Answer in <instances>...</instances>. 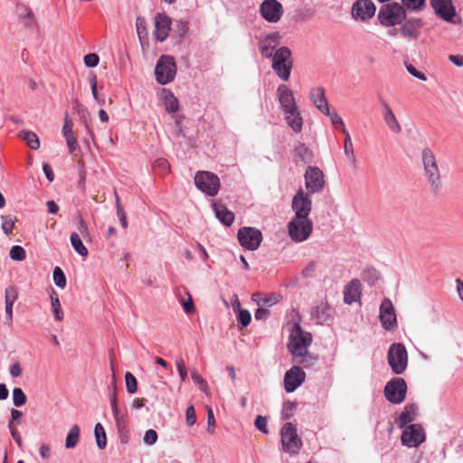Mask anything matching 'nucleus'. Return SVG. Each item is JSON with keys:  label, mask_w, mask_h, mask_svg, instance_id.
<instances>
[{"label": "nucleus", "mask_w": 463, "mask_h": 463, "mask_svg": "<svg viewBox=\"0 0 463 463\" xmlns=\"http://www.w3.org/2000/svg\"><path fill=\"white\" fill-rule=\"evenodd\" d=\"M271 59V68L276 75L283 81H288L290 78L293 68L292 52L288 47L280 46L275 51V55Z\"/></svg>", "instance_id": "nucleus-1"}, {"label": "nucleus", "mask_w": 463, "mask_h": 463, "mask_svg": "<svg viewBox=\"0 0 463 463\" xmlns=\"http://www.w3.org/2000/svg\"><path fill=\"white\" fill-rule=\"evenodd\" d=\"M325 115H326L330 118V121L335 128H336V129L344 128L345 122H344L343 118H341V116L337 112H335V111L332 112L329 110V113H325Z\"/></svg>", "instance_id": "nucleus-47"}, {"label": "nucleus", "mask_w": 463, "mask_h": 463, "mask_svg": "<svg viewBox=\"0 0 463 463\" xmlns=\"http://www.w3.org/2000/svg\"><path fill=\"white\" fill-rule=\"evenodd\" d=\"M99 58L96 53H89L84 56V64L89 68H94L99 64Z\"/></svg>", "instance_id": "nucleus-54"}, {"label": "nucleus", "mask_w": 463, "mask_h": 463, "mask_svg": "<svg viewBox=\"0 0 463 463\" xmlns=\"http://www.w3.org/2000/svg\"><path fill=\"white\" fill-rule=\"evenodd\" d=\"M296 153L305 162L311 159V151L304 145L298 146L296 148Z\"/></svg>", "instance_id": "nucleus-52"}, {"label": "nucleus", "mask_w": 463, "mask_h": 463, "mask_svg": "<svg viewBox=\"0 0 463 463\" xmlns=\"http://www.w3.org/2000/svg\"><path fill=\"white\" fill-rule=\"evenodd\" d=\"M293 357L298 364H301L305 368L312 367L317 360V356L311 354L307 349L303 353V354H295Z\"/></svg>", "instance_id": "nucleus-36"}, {"label": "nucleus", "mask_w": 463, "mask_h": 463, "mask_svg": "<svg viewBox=\"0 0 463 463\" xmlns=\"http://www.w3.org/2000/svg\"><path fill=\"white\" fill-rule=\"evenodd\" d=\"M260 14L268 23L275 24L281 19L284 9L278 0H264L260 6Z\"/></svg>", "instance_id": "nucleus-15"}, {"label": "nucleus", "mask_w": 463, "mask_h": 463, "mask_svg": "<svg viewBox=\"0 0 463 463\" xmlns=\"http://www.w3.org/2000/svg\"><path fill=\"white\" fill-rule=\"evenodd\" d=\"M171 30V19L165 14H157L155 17L154 35L158 42H164Z\"/></svg>", "instance_id": "nucleus-24"}, {"label": "nucleus", "mask_w": 463, "mask_h": 463, "mask_svg": "<svg viewBox=\"0 0 463 463\" xmlns=\"http://www.w3.org/2000/svg\"><path fill=\"white\" fill-rule=\"evenodd\" d=\"M80 430L78 425L71 426L65 439L66 449H74L77 446L80 440Z\"/></svg>", "instance_id": "nucleus-35"}, {"label": "nucleus", "mask_w": 463, "mask_h": 463, "mask_svg": "<svg viewBox=\"0 0 463 463\" xmlns=\"http://www.w3.org/2000/svg\"><path fill=\"white\" fill-rule=\"evenodd\" d=\"M13 402L16 407H20L26 402V396L21 388H14L13 390Z\"/></svg>", "instance_id": "nucleus-45"}, {"label": "nucleus", "mask_w": 463, "mask_h": 463, "mask_svg": "<svg viewBox=\"0 0 463 463\" xmlns=\"http://www.w3.org/2000/svg\"><path fill=\"white\" fill-rule=\"evenodd\" d=\"M72 121L68 118V116H66L64 118V123L62 127V134L64 137L74 135L72 131Z\"/></svg>", "instance_id": "nucleus-60"}, {"label": "nucleus", "mask_w": 463, "mask_h": 463, "mask_svg": "<svg viewBox=\"0 0 463 463\" xmlns=\"http://www.w3.org/2000/svg\"><path fill=\"white\" fill-rule=\"evenodd\" d=\"M186 424L188 426H194L196 422L195 410L193 405H190L186 409L185 412Z\"/></svg>", "instance_id": "nucleus-55"}, {"label": "nucleus", "mask_w": 463, "mask_h": 463, "mask_svg": "<svg viewBox=\"0 0 463 463\" xmlns=\"http://www.w3.org/2000/svg\"><path fill=\"white\" fill-rule=\"evenodd\" d=\"M304 178L307 194H317L323 190L325 186L324 174L318 167L308 166Z\"/></svg>", "instance_id": "nucleus-14"}, {"label": "nucleus", "mask_w": 463, "mask_h": 463, "mask_svg": "<svg viewBox=\"0 0 463 463\" xmlns=\"http://www.w3.org/2000/svg\"><path fill=\"white\" fill-rule=\"evenodd\" d=\"M175 364H176V368H177L181 381L184 382L187 377V371H186V366H185L184 361L181 358L177 359L175 362Z\"/></svg>", "instance_id": "nucleus-58"}, {"label": "nucleus", "mask_w": 463, "mask_h": 463, "mask_svg": "<svg viewBox=\"0 0 463 463\" xmlns=\"http://www.w3.org/2000/svg\"><path fill=\"white\" fill-rule=\"evenodd\" d=\"M67 143V146L70 154H72L78 148V141L75 136H69L64 137Z\"/></svg>", "instance_id": "nucleus-63"}, {"label": "nucleus", "mask_w": 463, "mask_h": 463, "mask_svg": "<svg viewBox=\"0 0 463 463\" xmlns=\"http://www.w3.org/2000/svg\"><path fill=\"white\" fill-rule=\"evenodd\" d=\"M15 299H16V296L15 295L11 296L10 289H8V288L5 289V315H6V319L8 320V322L12 321L13 306H14Z\"/></svg>", "instance_id": "nucleus-39"}, {"label": "nucleus", "mask_w": 463, "mask_h": 463, "mask_svg": "<svg viewBox=\"0 0 463 463\" xmlns=\"http://www.w3.org/2000/svg\"><path fill=\"white\" fill-rule=\"evenodd\" d=\"M213 208L216 218L224 225L231 226L234 221V214L222 204L213 203Z\"/></svg>", "instance_id": "nucleus-30"}, {"label": "nucleus", "mask_w": 463, "mask_h": 463, "mask_svg": "<svg viewBox=\"0 0 463 463\" xmlns=\"http://www.w3.org/2000/svg\"><path fill=\"white\" fill-rule=\"evenodd\" d=\"M423 25L420 18L410 19L406 21L401 28L402 35L407 39H417L420 29Z\"/></svg>", "instance_id": "nucleus-27"}, {"label": "nucleus", "mask_w": 463, "mask_h": 463, "mask_svg": "<svg viewBox=\"0 0 463 463\" xmlns=\"http://www.w3.org/2000/svg\"><path fill=\"white\" fill-rule=\"evenodd\" d=\"M191 377L194 380V382L199 385V388L202 392H208V390H209L208 383L201 375H199L195 371H192Z\"/></svg>", "instance_id": "nucleus-49"}, {"label": "nucleus", "mask_w": 463, "mask_h": 463, "mask_svg": "<svg viewBox=\"0 0 463 463\" xmlns=\"http://www.w3.org/2000/svg\"><path fill=\"white\" fill-rule=\"evenodd\" d=\"M375 10L371 0H357L352 6V16L355 20L367 21L374 15Z\"/></svg>", "instance_id": "nucleus-20"}, {"label": "nucleus", "mask_w": 463, "mask_h": 463, "mask_svg": "<svg viewBox=\"0 0 463 463\" xmlns=\"http://www.w3.org/2000/svg\"><path fill=\"white\" fill-rule=\"evenodd\" d=\"M402 430L401 441L405 447L417 448L426 439L425 431L420 424L412 423Z\"/></svg>", "instance_id": "nucleus-11"}, {"label": "nucleus", "mask_w": 463, "mask_h": 463, "mask_svg": "<svg viewBox=\"0 0 463 463\" xmlns=\"http://www.w3.org/2000/svg\"><path fill=\"white\" fill-rule=\"evenodd\" d=\"M287 227L289 238L296 243L306 241L313 232V222L309 218L294 216Z\"/></svg>", "instance_id": "nucleus-4"}, {"label": "nucleus", "mask_w": 463, "mask_h": 463, "mask_svg": "<svg viewBox=\"0 0 463 463\" xmlns=\"http://www.w3.org/2000/svg\"><path fill=\"white\" fill-rule=\"evenodd\" d=\"M109 401H110V406L112 412H116L118 411V397H117V388L116 385L113 384L111 387L109 388Z\"/></svg>", "instance_id": "nucleus-51"}, {"label": "nucleus", "mask_w": 463, "mask_h": 463, "mask_svg": "<svg viewBox=\"0 0 463 463\" xmlns=\"http://www.w3.org/2000/svg\"><path fill=\"white\" fill-rule=\"evenodd\" d=\"M175 31L178 33L179 36L183 37L186 34L188 31V23L185 21H177L175 24Z\"/></svg>", "instance_id": "nucleus-62"}, {"label": "nucleus", "mask_w": 463, "mask_h": 463, "mask_svg": "<svg viewBox=\"0 0 463 463\" xmlns=\"http://www.w3.org/2000/svg\"><path fill=\"white\" fill-rule=\"evenodd\" d=\"M53 282L60 288L66 287V278L60 267H55L53 269Z\"/></svg>", "instance_id": "nucleus-43"}, {"label": "nucleus", "mask_w": 463, "mask_h": 463, "mask_svg": "<svg viewBox=\"0 0 463 463\" xmlns=\"http://www.w3.org/2000/svg\"><path fill=\"white\" fill-rule=\"evenodd\" d=\"M255 427L262 433L267 434V419L260 415L257 416L255 419Z\"/></svg>", "instance_id": "nucleus-59"}, {"label": "nucleus", "mask_w": 463, "mask_h": 463, "mask_svg": "<svg viewBox=\"0 0 463 463\" xmlns=\"http://www.w3.org/2000/svg\"><path fill=\"white\" fill-rule=\"evenodd\" d=\"M388 364L395 374H402L408 366V352L402 343H393L387 352Z\"/></svg>", "instance_id": "nucleus-5"}, {"label": "nucleus", "mask_w": 463, "mask_h": 463, "mask_svg": "<svg viewBox=\"0 0 463 463\" xmlns=\"http://www.w3.org/2000/svg\"><path fill=\"white\" fill-rule=\"evenodd\" d=\"M407 384L402 378H393L384 387V396L393 404L402 403L406 398Z\"/></svg>", "instance_id": "nucleus-10"}, {"label": "nucleus", "mask_w": 463, "mask_h": 463, "mask_svg": "<svg viewBox=\"0 0 463 463\" xmlns=\"http://www.w3.org/2000/svg\"><path fill=\"white\" fill-rule=\"evenodd\" d=\"M78 230L79 232H72L70 237V241L71 243L72 248L75 250V251L81 257L85 258L88 256L89 251L87 248L82 243V241L80 239V235L83 237L89 236V229L82 218L79 219L78 222Z\"/></svg>", "instance_id": "nucleus-19"}, {"label": "nucleus", "mask_w": 463, "mask_h": 463, "mask_svg": "<svg viewBox=\"0 0 463 463\" xmlns=\"http://www.w3.org/2000/svg\"><path fill=\"white\" fill-rule=\"evenodd\" d=\"M9 255L12 260L22 261L25 259V250L23 247L15 245L11 248Z\"/></svg>", "instance_id": "nucleus-46"}, {"label": "nucleus", "mask_w": 463, "mask_h": 463, "mask_svg": "<svg viewBox=\"0 0 463 463\" xmlns=\"http://www.w3.org/2000/svg\"><path fill=\"white\" fill-rule=\"evenodd\" d=\"M236 314H237V320L241 325L242 327H246L250 325V323L251 321V315L248 310L242 309V310L237 312Z\"/></svg>", "instance_id": "nucleus-48"}, {"label": "nucleus", "mask_w": 463, "mask_h": 463, "mask_svg": "<svg viewBox=\"0 0 463 463\" xmlns=\"http://www.w3.org/2000/svg\"><path fill=\"white\" fill-rule=\"evenodd\" d=\"M117 430L119 433L124 432L127 430V419L126 416L120 413L119 410L116 412H112Z\"/></svg>", "instance_id": "nucleus-44"}, {"label": "nucleus", "mask_w": 463, "mask_h": 463, "mask_svg": "<svg viewBox=\"0 0 463 463\" xmlns=\"http://www.w3.org/2000/svg\"><path fill=\"white\" fill-rule=\"evenodd\" d=\"M430 5L436 15L446 22H453L456 16V9L452 0H430Z\"/></svg>", "instance_id": "nucleus-21"}, {"label": "nucleus", "mask_w": 463, "mask_h": 463, "mask_svg": "<svg viewBox=\"0 0 463 463\" xmlns=\"http://www.w3.org/2000/svg\"><path fill=\"white\" fill-rule=\"evenodd\" d=\"M19 136L21 138L26 141L31 149L36 150L40 147V140L35 133L24 130L20 132Z\"/></svg>", "instance_id": "nucleus-37"}, {"label": "nucleus", "mask_w": 463, "mask_h": 463, "mask_svg": "<svg viewBox=\"0 0 463 463\" xmlns=\"http://www.w3.org/2000/svg\"><path fill=\"white\" fill-rule=\"evenodd\" d=\"M280 435L283 449L289 454H297L302 446V441L298 438L295 426L291 422L286 423L280 430Z\"/></svg>", "instance_id": "nucleus-9"}, {"label": "nucleus", "mask_w": 463, "mask_h": 463, "mask_svg": "<svg viewBox=\"0 0 463 463\" xmlns=\"http://www.w3.org/2000/svg\"><path fill=\"white\" fill-rule=\"evenodd\" d=\"M344 155L346 161L353 166H356V157L354 156V145L351 137H346L344 140Z\"/></svg>", "instance_id": "nucleus-33"}, {"label": "nucleus", "mask_w": 463, "mask_h": 463, "mask_svg": "<svg viewBox=\"0 0 463 463\" xmlns=\"http://www.w3.org/2000/svg\"><path fill=\"white\" fill-rule=\"evenodd\" d=\"M312 342L310 333L303 331L299 324L295 323L290 328L289 342L288 348L292 355L303 354Z\"/></svg>", "instance_id": "nucleus-6"}, {"label": "nucleus", "mask_w": 463, "mask_h": 463, "mask_svg": "<svg viewBox=\"0 0 463 463\" xmlns=\"http://www.w3.org/2000/svg\"><path fill=\"white\" fill-rule=\"evenodd\" d=\"M285 119L288 127L296 133H299L303 127V118L298 109H290L289 112H284Z\"/></svg>", "instance_id": "nucleus-29"}, {"label": "nucleus", "mask_w": 463, "mask_h": 463, "mask_svg": "<svg viewBox=\"0 0 463 463\" xmlns=\"http://www.w3.org/2000/svg\"><path fill=\"white\" fill-rule=\"evenodd\" d=\"M292 210L296 217L309 218L312 210V201L309 194L302 190L297 192L292 200Z\"/></svg>", "instance_id": "nucleus-16"}, {"label": "nucleus", "mask_w": 463, "mask_h": 463, "mask_svg": "<svg viewBox=\"0 0 463 463\" xmlns=\"http://www.w3.org/2000/svg\"><path fill=\"white\" fill-rule=\"evenodd\" d=\"M406 68H407L408 72L411 76H413V77H415V78H417V79H419V80H420L422 81H426L427 80L426 75L423 72L419 71L413 65H411V64L407 65Z\"/></svg>", "instance_id": "nucleus-61"}, {"label": "nucleus", "mask_w": 463, "mask_h": 463, "mask_svg": "<svg viewBox=\"0 0 463 463\" xmlns=\"http://www.w3.org/2000/svg\"><path fill=\"white\" fill-rule=\"evenodd\" d=\"M379 319L386 331H394L398 326L395 308L391 299L385 298L380 306Z\"/></svg>", "instance_id": "nucleus-13"}, {"label": "nucleus", "mask_w": 463, "mask_h": 463, "mask_svg": "<svg viewBox=\"0 0 463 463\" xmlns=\"http://www.w3.org/2000/svg\"><path fill=\"white\" fill-rule=\"evenodd\" d=\"M51 299V309L54 317L55 321H61L63 319L64 314L61 306V302L58 297V294L54 289H52L50 293Z\"/></svg>", "instance_id": "nucleus-32"}, {"label": "nucleus", "mask_w": 463, "mask_h": 463, "mask_svg": "<svg viewBox=\"0 0 463 463\" xmlns=\"http://www.w3.org/2000/svg\"><path fill=\"white\" fill-rule=\"evenodd\" d=\"M155 166L162 171V174H165L169 171L170 165L167 160L164 158H158L155 162Z\"/></svg>", "instance_id": "nucleus-64"}, {"label": "nucleus", "mask_w": 463, "mask_h": 463, "mask_svg": "<svg viewBox=\"0 0 463 463\" xmlns=\"http://www.w3.org/2000/svg\"><path fill=\"white\" fill-rule=\"evenodd\" d=\"M237 237L241 247L248 250H257L262 241L260 231L253 227L241 228Z\"/></svg>", "instance_id": "nucleus-12"}, {"label": "nucleus", "mask_w": 463, "mask_h": 463, "mask_svg": "<svg viewBox=\"0 0 463 463\" xmlns=\"http://www.w3.org/2000/svg\"><path fill=\"white\" fill-rule=\"evenodd\" d=\"M206 411H207V430L210 433H213L214 431V426H215V419L213 411L210 406H206Z\"/></svg>", "instance_id": "nucleus-53"}, {"label": "nucleus", "mask_w": 463, "mask_h": 463, "mask_svg": "<svg viewBox=\"0 0 463 463\" xmlns=\"http://www.w3.org/2000/svg\"><path fill=\"white\" fill-rule=\"evenodd\" d=\"M296 404L294 402H285L283 404V408H282V417L284 419H289L292 414H293V411L296 410Z\"/></svg>", "instance_id": "nucleus-56"}, {"label": "nucleus", "mask_w": 463, "mask_h": 463, "mask_svg": "<svg viewBox=\"0 0 463 463\" xmlns=\"http://www.w3.org/2000/svg\"><path fill=\"white\" fill-rule=\"evenodd\" d=\"M94 435L99 449H103L107 446L106 432L101 423H97L94 428Z\"/></svg>", "instance_id": "nucleus-38"}, {"label": "nucleus", "mask_w": 463, "mask_h": 463, "mask_svg": "<svg viewBox=\"0 0 463 463\" xmlns=\"http://www.w3.org/2000/svg\"><path fill=\"white\" fill-rule=\"evenodd\" d=\"M155 75L156 81L161 85L173 81L176 75L175 59L169 55H162L156 62Z\"/></svg>", "instance_id": "nucleus-8"}, {"label": "nucleus", "mask_w": 463, "mask_h": 463, "mask_svg": "<svg viewBox=\"0 0 463 463\" xmlns=\"http://www.w3.org/2000/svg\"><path fill=\"white\" fill-rule=\"evenodd\" d=\"M418 412V407L415 404H407L400 415L396 418L395 423L400 429L405 428L412 424L415 420Z\"/></svg>", "instance_id": "nucleus-26"}, {"label": "nucleus", "mask_w": 463, "mask_h": 463, "mask_svg": "<svg viewBox=\"0 0 463 463\" xmlns=\"http://www.w3.org/2000/svg\"><path fill=\"white\" fill-rule=\"evenodd\" d=\"M309 96L312 103L321 113H329V106L326 97V90L324 88H313L310 90Z\"/></svg>", "instance_id": "nucleus-25"}, {"label": "nucleus", "mask_w": 463, "mask_h": 463, "mask_svg": "<svg viewBox=\"0 0 463 463\" xmlns=\"http://www.w3.org/2000/svg\"><path fill=\"white\" fill-rule=\"evenodd\" d=\"M125 382L126 389L128 393L133 394L137 391V381L133 373L127 372L125 373Z\"/></svg>", "instance_id": "nucleus-42"}, {"label": "nucleus", "mask_w": 463, "mask_h": 463, "mask_svg": "<svg viewBox=\"0 0 463 463\" xmlns=\"http://www.w3.org/2000/svg\"><path fill=\"white\" fill-rule=\"evenodd\" d=\"M281 35L279 32L266 34L260 39V52L263 58L269 59L275 55V51L279 48Z\"/></svg>", "instance_id": "nucleus-17"}, {"label": "nucleus", "mask_w": 463, "mask_h": 463, "mask_svg": "<svg viewBox=\"0 0 463 463\" xmlns=\"http://www.w3.org/2000/svg\"><path fill=\"white\" fill-rule=\"evenodd\" d=\"M330 307L327 303L320 302L312 308V318L318 324H323L327 321L330 317Z\"/></svg>", "instance_id": "nucleus-31"}, {"label": "nucleus", "mask_w": 463, "mask_h": 463, "mask_svg": "<svg viewBox=\"0 0 463 463\" xmlns=\"http://www.w3.org/2000/svg\"><path fill=\"white\" fill-rule=\"evenodd\" d=\"M402 6L410 11H420L425 7L426 0H402Z\"/></svg>", "instance_id": "nucleus-41"}, {"label": "nucleus", "mask_w": 463, "mask_h": 463, "mask_svg": "<svg viewBox=\"0 0 463 463\" xmlns=\"http://www.w3.org/2000/svg\"><path fill=\"white\" fill-rule=\"evenodd\" d=\"M361 295V284L358 279H353L345 288L344 298L347 304L359 300Z\"/></svg>", "instance_id": "nucleus-28"}, {"label": "nucleus", "mask_w": 463, "mask_h": 463, "mask_svg": "<svg viewBox=\"0 0 463 463\" xmlns=\"http://www.w3.org/2000/svg\"><path fill=\"white\" fill-rule=\"evenodd\" d=\"M405 8L399 3H390L381 7L378 20L383 26L390 27L402 24L406 19Z\"/></svg>", "instance_id": "nucleus-3"}, {"label": "nucleus", "mask_w": 463, "mask_h": 463, "mask_svg": "<svg viewBox=\"0 0 463 463\" xmlns=\"http://www.w3.org/2000/svg\"><path fill=\"white\" fill-rule=\"evenodd\" d=\"M164 104L165 107L166 111L170 113L176 112L178 110L179 105L177 99L169 92L166 94L164 98Z\"/></svg>", "instance_id": "nucleus-40"}, {"label": "nucleus", "mask_w": 463, "mask_h": 463, "mask_svg": "<svg viewBox=\"0 0 463 463\" xmlns=\"http://www.w3.org/2000/svg\"><path fill=\"white\" fill-rule=\"evenodd\" d=\"M306 373L299 366H292L284 375V388L287 392H293L305 381Z\"/></svg>", "instance_id": "nucleus-18"}, {"label": "nucleus", "mask_w": 463, "mask_h": 463, "mask_svg": "<svg viewBox=\"0 0 463 463\" xmlns=\"http://www.w3.org/2000/svg\"><path fill=\"white\" fill-rule=\"evenodd\" d=\"M14 226V220L11 216H2V229L5 234H11Z\"/></svg>", "instance_id": "nucleus-50"}, {"label": "nucleus", "mask_w": 463, "mask_h": 463, "mask_svg": "<svg viewBox=\"0 0 463 463\" xmlns=\"http://www.w3.org/2000/svg\"><path fill=\"white\" fill-rule=\"evenodd\" d=\"M144 442L148 445L152 446L154 445L157 440V433L154 430H148L146 431L144 435Z\"/></svg>", "instance_id": "nucleus-57"}, {"label": "nucleus", "mask_w": 463, "mask_h": 463, "mask_svg": "<svg viewBox=\"0 0 463 463\" xmlns=\"http://www.w3.org/2000/svg\"><path fill=\"white\" fill-rule=\"evenodd\" d=\"M382 106V116L384 123L393 134H399L402 131V127L390 105L383 99H380Z\"/></svg>", "instance_id": "nucleus-23"}, {"label": "nucleus", "mask_w": 463, "mask_h": 463, "mask_svg": "<svg viewBox=\"0 0 463 463\" xmlns=\"http://www.w3.org/2000/svg\"><path fill=\"white\" fill-rule=\"evenodd\" d=\"M16 13L21 23L24 26H31L33 24V14L32 11L25 5H18L16 8Z\"/></svg>", "instance_id": "nucleus-34"}, {"label": "nucleus", "mask_w": 463, "mask_h": 463, "mask_svg": "<svg viewBox=\"0 0 463 463\" xmlns=\"http://www.w3.org/2000/svg\"><path fill=\"white\" fill-rule=\"evenodd\" d=\"M195 187L207 196H215L221 187L220 178L210 171H198L194 175Z\"/></svg>", "instance_id": "nucleus-7"}, {"label": "nucleus", "mask_w": 463, "mask_h": 463, "mask_svg": "<svg viewBox=\"0 0 463 463\" xmlns=\"http://www.w3.org/2000/svg\"><path fill=\"white\" fill-rule=\"evenodd\" d=\"M277 96L283 112H289L290 109L298 108L294 93L287 85H279Z\"/></svg>", "instance_id": "nucleus-22"}, {"label": "nucleus", "mask_w": 463, "mask_h": 463, "mask_svg": "<svg viewBox=\"0 0 463 463\" xmlns=\"http://www.w3.org/2000/svg\"><path fill=\"white\" fill-rule=\"evenodd\" d=\"M424 176L433 190H438L441 185V176L434 153L425 147L421 152Z\"/></svg>", "instance_id": "nucleus-2"}]
</instances>
